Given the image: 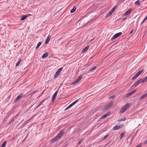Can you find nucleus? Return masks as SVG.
<instances>
[{"instance_id": "1", "label": "nucleus", "mask_w": 147, "mask_h": 147, "mask_svg": "<svg viewBox=\"0 0 147 147\" xmlns=\"http://www.w3.org/2000/svg\"><path fill=\"white\" fill-rule=\"evenodd\" d=\"M64 130H61L57 136L51 140V142L53 143L55 142L57 140L59 139L62 136L64 132Z\"/></svg>"}, {"instance_id": "2", "label": "nucleus", "mask_w": 147, "mask_h": 147, "mask_svg": "<svg viewBox=\"0 0 147 147\" xmlns=\"http://www.w3.org/2000/svg\"><path fill=\"white\" fill-rule=\"evenodd\" d=\"M113 102H111L106 105L103 108L104 110L106 111H107L113 105Z\"/></svg>"}, {"instance_id": "3", "label": "nucleus", "mask_w": 147, "mask_h": 147, "mask_svg": "<svg viewBox=\"0 0 147 147\" xmlns=\"http://www.w3.org/2000/svg\"><path fill=\"white\" fill-rule=\"evenodd\" d=\"M63 69V67H61L56 72L54 76V78H56L59 75L61 72L62 71Z\"/></svg>"}, {"instance_id": "4", "label": "nucleus", "mask_w": 147, "mask_h": 147, "mask_svg": "<svg viewBox=\"0 0 147 147\" xmlns=\"http://www.w3.org/2000/svg\"><path fill=\"white\" fill-rule=\"evenodd\" d=\"M122 34V33L121 32H119L113 36V37L111 38V40H113L116 38L120 35H121Z\"/></svg>"}, {"instance_id": "5", "label": "nucleus", "mask_w": 147, "mask_h": 147, "mask_svg": "<svg viewBox=\"0 0 147 147\" xmlns=\"http://www.w3.org/2000/svg\"><path fill=\"white\" fill-rule=\"evenodd\" d=\"M141 82H144V81H143L142 79H140V80H137L136 82L134 84L133 86L135 87H136Z\"/></svg>"}, {"instance_id": "6", "label": "nucleus", "mask_w": 147, "mask_h": 147, "mask_svg": "<svg viewBox=\"0 0 147 147\" xmlns=\"http://www.w3.org/2000/svg\"><path fill=\"white\" fill-rule=\"evenodd\" d=\"M23 97V94H20L15 100H14V102L15 103L17 102L22 97Z\"/></svg>"}, {"instance_id": "7", "label": "nucleus", "mask_w": 147, "mask_h": 147, "mask_svg": "<svg viewBox=\"0 0 147 147\" xmlns=\"http://www.w3.org/2000/svg\"><path fill=\"white\" fill-rule=\"evenodd\" d=\"M116 7H117L115 6L113 9H112L109 12L107 13V17H109L111 15L112 13L115 11Z\"/></svg>"}, {"instance_id": "8", "label": "nucleus", "mask_w": 147, "mask_h": 147, "mask_svg": "<svg viewBox=\"0 0 147 147\" xmlns=\"http://www.w3.org/2000/svg\"><path fill=\"white\" fill-rule=\"evenodd\" d=\"M58 90H57V91H56L55 92V94H53V96H52V101L53 102L55 100V99L56 98V96H57V94L58 93Z\"/></svg>"}, {"instance_id": "9", "label": "nucleus", "mask_w": 147, "mask_h": 147, "mask_svg": "<svg viewBox=\"0 0 147 147\" xmlns=\"http://www.w3.org/2000/svg\"><path fill=\"white\" fill-rule=\"evenodd\" d=\"M136 91V90H134L131 91L130 92H129L128 94H127L125 96L126 97H128L132 94H134Z\"/></svg>"}, {"instance_id": "10", "label": "nucleus", "mask_w": 147, "mask_h": 147, "mask_svg": "<svg viewBox=\"0 0 147 147\" xmlns=\"http://www.w3.org/2000/svg\"><path fill=\"white\" fill-rule=\"evenodd\" d=\"M110 114V113L109 112H108L105 115H103L100 118V119H104L105 118H106L107 116L109 115Z\"/></svg>"}, {"instance_id": "11", "label": "nucleus", "mask_w": 147, "mask_h": 147, "mask_svg": "<svg viewBox=\"0 0 147 147\" xmlns=\"http://www.w3.org/2000/svg\"><path fill=\"white\" fill-rule=\"evenodd\" d=\"M89 46H87L84 48L82 51V53H84L85 52L89 49Z\"/></svg>"}, {"instance_id": "12", "label": "nucleus", "mask_w": 147, "mask_h": 147, "mask_svg": "<svg viewBox=\"0 0 147 147\" xmlns=\"http://www.w3.org/2000/svg\"><path fill=\"white\" fill-rule=\"evenodd\" d=\"M131 10L132 9H128L126 12L125 13H124V15L125 16L127 15L130 13Z\"/></svg>"}, {"instance_id": "13", "label": "nucleus", "mask_w": 147, "mask_h": 147, "mask_svg": "<svg viewBox=\"0 0 147 147\" xmlns=\"http://www.w3.org/2000/svg\"><path fill=\"white\" fill-rule=\"evenodd\" d=\"M121 128V127L119 125H116L113 127V129L114 130H116L119 129Z\"/></svg>"}, {"instance_id": "14", "label": "nucleus", "mask_w": 147, "mask_h": 147, "mask_svg": "<svg viewBox=\"0 0 147 147\" xmlns=\"http://www.w3.org/2000/svg\"><path fill=\"white\" fill-rule=\"evenodd\" d=\"M48 54H49L47 52H46L42 55V58L43 59L46 57L48 56Z\"/></svg>"}, {"instance_id": "15", "label": "nucleus", "mask_w": 147, "mask_h": 147, "mask_svg": "<svg viewBox=\"0 0 147 147\" xmlns=\"http://www.w3.org/2000/svg\"><path fill=\"white\" fill-rule=\"evenodd\" d=\"M28 17L27 15H24L22 16L20 18V20L21 21H23L25 20Z\"/></svg>"}, {"instance_id": "16", "label": "nucleus", "mask_w": 147, "mask_h": 147, "mask_svg": "<svg viewBox=\"0 0 147 147\" xmlns=\"http://www.w3.org/2000/svg\"><path fill=\"white\" fill-rule=\"evenodd\" d=\"M51 38V37L49 35L48 36L45 41L46 44H47L49 42L50 39Z\"/></svg>"}, {"instance_id": "17", "label": "nucleus", "mask_w": 147, "mask_h": 147, "mask_svg": "<svg viewBox=\"0 0 147 147\" xmlns=\"http://www.w3.org/2000/svg\"><path fill=\"white\" fill-rule=\"evenodd\" d=\"M82 75H80L78 77V79L76 80V82H78L82 79Z\"/></svg>"}, {"instance_id": "18", "label": "nucleus", "mask_w": 147, "mask_h": 147, "mask_svg": "<svg viewBox=\"0 0 147 147\" xmlns=\"http://www.w3.org/2000/svg\"><path fill=\"white\" fill-rule=\"evenodd\" d=\"M129 107V105L128 104H127L123 108L126 110Z\"/></svg>"}, {"instance_id": "19", "label": "nucleus", "mask_w": 147, "mask_h": 147, "mask_svg": "<svg viewBox=\"0 0 147 147\" xmlns=\"http://www.w3.org/2000/svg\"><path fill=\"white\" fill-rule=\"evenodd\" d=\"M141 3V2L140 0H138L135 2V4L137 5H140Z\"/></svg>"}, {"instance_id": "20", "label": "nucleus", "mask_w": 147, "mask_h": 147, "mask_svg": "<svg viewBox=\"0 0 147 147\" xmlns=\"http://www.w3.org/2000/svg\"><path fill=\"white\" fill-rule=\"evenodd\" d=\"M139 76L137 74V73L136 74V75H135V76L133 77L132 78V80H134L135 79H136Z\"/></svg>"}, {"instance_id": "21", "label": "nucleus", "mask_w": 147, "mask_h": 147, "mask_svg": "<svg viewBox=\"0 0 147 147\" xmlns=\"http://www.w3.org/2000/svg\"><path fill=\"white\" fill-rule=\"evenodd\" d=\"M76 8L75 7H74L70 11V12L72 13H74L76 10Z\"/></svg>"}, {"instance_id": "22", "label": "nucleus", "mask_w": 147, "mask_h": 147, "mask_svg": "<svg viewBox=\"0 0 147 147\" xmlns=\"http://www.w3.org/2000/svg\"><path fill=\"white\" fill-rule=\"evenodd\" d=\"M41 44L42 43L41 42H39L37 44L36 47V49H38L40 46L41 45Z\"/></svg>"}, {"instance_id": "23", "label": "nucleus", "mask_w": 147, "mask_h": 147, "mask_svg": "<svg viewBox=\"0 0 147 147\" xmlns=\"http://www.w3.org/2000/svg\"><path fill=\"white\" fill-rule=\"evenodd\" d=\"M7 143V141H5L2 143L1 147H5L6 144Z\"/></svg>"}, {"instance_id": "24", "label": "nucleus", "mask_w": 147, "mask_h": 147, "mask_svg": "<svg viewBox=\"0 0 147 147\" xmlns=\"http://www.w3.org/2000/svg\"><path fill=\"white\" fill-rule=\"evenodd\" d=\"M126 111V110L123 107L121 109L120 112L121 113H123Z\"/></svg>"}, {"instance_id": "25", "label": "nucleus", "mask_w": 147, "mask_h": 147, "mask_svg": "<svg viewBox=\"0 0 147 147\" xmlns=\"http://www.w3.org/2000/svg\"><path fill=\"white\" fill-rule=\"evenodd\" d=\"M147 19V16L143 20L142 22L141 23L140 25H142L144 23V22Z\"/></svg>"}, {"instance_id": "26", "label": "nucleus", "mask_w": 147, "mask_h": 147, "mask_svg": "<svg viewBox=\"0 0 147 147\" xmlns=\"http://www.w3.org/2000/svg\"><path fill=\"white\" fill-rule=\"evenodd\" d=\"M97 67H98V66H97V67L96 66L94 67H92V68L91 69H90V70L89 71H92L94 70Z\"/></svg>"}, {"instance_id": "27", "label": "nucleus", "mask_w": 147, "mask_h": 147, "mask_svg": "<svg viewBox=\"0 0 147 147\" xmlns=\"http://www.w3.org/2000/svg\"><path fill=\"white\" fill-rule=\"evenodd\" d=\"M143 70L142 69V70L138 72L137 73V74H138V76H139L142 74V73L143 72Z\"/></svg>"}, {"instance_id": "28", "label": "nucleus", "mask_w": 147, "mask_h": 147, "mask_svg": "<svg viewBox=\"0 0 147 147\" xmlns=\"http://www.w3.org/2000/svg\"><path fill=\"white\" fill-rule=\"evenodd\" d=\"M21 61V60L20 59L18 62L16 64V67H17V66H18L19 65Z\"/></svg>"}, {"instance_id": "29", "label": "nucleus", "mask_w": 147, "mask_h": 147, "mask_svg": "<svg viewBox=\"0 0 147 147\" xmlns=\"http://www.w3.org/2000/svg\"><path fill=\"white\" fill-rule=\"evenodd\" d=\"M78 101V100H77L73 102L71 104L72 105V106H73Z\"/></svg>"}, {"instance_id": "30", "label": "nucleus", "mask_w": 147, "mask_h": 147, "mask_svg": "<svg viewBox=\"0 0 147 147\" xmlns=\"http://www.w3.org/2000/svg\"><path fill=\"white\" fill-rule=\"evenodd\" d=\"M124 133H121L120 136V138L121 139H122L124 136Z\"/></svg>"}, {"instance_id": "31", "label": "nucleus", "mask_w": 147, "mask_h": 147, "mask_svg": "<svg viewBox=\"0 0 147 147\" xmlns=\"http://www.w3.org/2000/svg\"><path fill=\"white\" fill-rule=\"evenodd\" d=\"M83 140H81L78 142V145H79L82 143L83 142Z\"/></svg>"}, {"instance_id": "32", "label": "nucleus", "mask_w": 147, "mask_h": 147, "mask_svg": "<svg viewBox=\"0 0 147 147\" xmlns=\"http://www.w3.org/2000/svg\"><path fill=\"white\" fill-rule=\"evenodd\" d=\"M78 82H76V80L75 81H74V82H73L72 83V84L73 85H75L76 84L78 83Z\"/></svg>"}, {"instance_id": "33", "label": "nucleus", "mask_w": 147, "mask_h": 147, "mask_svg": "<svg viewBox=\"0 0 147 147\" xmlns=\"http://www.w3.org/2000/svg\"><path fill=\"white\" fill-rule=\"evenodd\" d=\"M143 81H144H144H146L147 80V76H146L145 78H144L143 79H142Z\"/></svg>"}, {"instance_id": "34", "label": "nucleus", "mask_w": 147, "mask_h": 147, "mask_svg": "<svg viewBox=\"0 0 147 147\" xmlns=\"http://www.w3.org/2000/svg\"><path fill=\"white\" fill-rule=\"evenodd\" d=\"M126 120L125 118H124L123 119H120L119 121H125Z\"/></svg>"}, {"instance_id": "35", "label": "nucleus", "mask_w": 147, "mask_h": 147, "mask_svg": "<svg viewBox=\"0 0 147 147\" xmlns=\"http://www.w3.org/2000/svg\"><path fill=\"white\" fill-rule=\"evenodd\" d=\"M14 119H12L11 121H10V122H9L8 124H10L12 123L14 121Z\"/></svg>"}, {"instance_id": "36", "label": "nucleus", "mask_w": 147, "mask_h": 147, "mask_svg": "<svg viewBox=\"0 0 147 147\" xmlns=\"http://www.w3.org/2000/svg\"><path fill=\"white\" fill-rule=\"evenodd\" d=\"M108 135L105 136L103 138V140H105V139H106L108 137Z\"/></svg>"}, {"instance_id": "37", "label": "nucleus", "mask_w": 147, "mask_h": 147, "mask_svg": "<svg viewBox=\"0 0 147 147\" xmlns=\"http://www.w3.org/2000/svg\"><path fill=\"white\" fill-rule=\"evenodd\" d=\"M115 96L114 95H113L112 96H111L109 97V98H114Z\"/></svg>"}, {"instance_id": "38", "label": "nucleus", "mask_w": 147, "mask_h": 147, "mask_svg": "<svg viewBox=\"0 0 147 147\" xmlns=\"http://www.w3.org/2000/svg\"><path fill=\"white\" fill-rule=\"evenodd\" d=\"M147 144V139L145 140V141L144 142V144Z\"/></svg>"}, {"instance_id": "39", "label": "nucleus", "mask_w": 147, "mask_h": 147, "mask_svg": "<svg viewBox=\"0 0 147 147\" xmlns=\"http://www.w3.org/2000/svg\"><path fill=\"white\" fill-rule=\"evenodd\" d=\"M72 105H71V104H70V105H69L68 107V108H69V109L71 107H72Z\"/></svg>"}, {"instance_id": "40", "label": "nucleus", "mask_w": 147, "mask_h": 147, "mask_svg": "<svg viewBox=\"0 0 147 147\" xmlns=\"http://www.w3.org/2000/svg\"><path fill=\"white\" fill-rule=\"evenodd\" d=\"M142 145V144H139V145L137 146L136 147H141Z\"/></svg>"}, {"instance_id": "41", "label": "nucleus", "mask_w": 147, "mask_h": 147, "mask_svg": "<svg viewBox=\"0 0 147 147\" xmlns=\"http://www.w3.org/2000/svg\"><path fill=\"white\" fill-rule=\"evenodd\" d=\"M134 30H132L130 32V34H131L132 32H133V31Z\"/></svg>"}, {"instance_id": "42", "label": "nucleus", "mask_w": 147, "mask_h": 147, "mask_svg": "<svg viewBox=\"0 0 147 147\" xmlns=\"http://www.w3.org/2000/svg\"><path fill=\"white\" fill-rule=\"evenodd\" d=\"M69 108H68V107H67V108H66V109H65V111L67 110L68 109H69Z\"/></svg>"}, {"instance_id": "43", "label": "nucleus", "mask_w": 147, "mask_h": 147, "mask_svg": "<svg viewBox=\"0 0 147 147\" xmlns=\"http://www.w3.org/2000/svg\"><path fill=\"white\" fill-rule=\"evenodd\" d=\"M69 108H68V107H67V108H66V109H65V111L67 110L68 109H69Z\"/></svg>"}, {"instance_id": "44", "label": "nucleus", "mask_w": 147, "mask_h": 147, "mask_svg": "<svg viewBox=\"0 0 147 147\" xmlns=\"http://www.w3.org/2000/svg\"><path fill=\"white\" fill-rule=\"evenodd\" d=\"M125 19H126V18H124V20H125Z\"/></svg>"}]
</instances>
